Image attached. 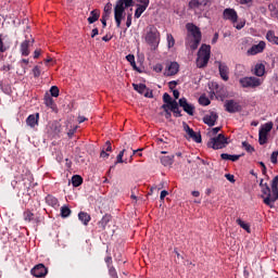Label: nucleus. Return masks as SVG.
<instances>
[{
    "label": "nucleus",
    "mask_w": 278,
    "mask_h": 278,
    "mask_svg": "<svg viewBox=\"0 0 278 278\" xmlns=\"http://www.w3.org/2000/svg\"><path fill=\"white\" fill-rule=\"evenodd\" d=\"M144 40L153 51L160 47L161 35L155 25H149L146 28Z\"/></svg>",
    "instance_id": "1"
},
{
    "label": "nucleus",
    "mask_w": 278,
    "mask_h": 278,
    "mask_svg": "<svg viewBox=\"0 0 278 278\" xmlns=\"http://www.w3.org/2000/svg\"><path fill=\"white\" fill-rule=\"evenodd\" d=\"M134 5V0H117L114 8V18L116 27H121V23L125 15V10Z\"/></svg>",
    "instance_id": "2"
},
{
    "label": "nucleus",
    "mask_w": 278,
    "mask_h": 278,
    "mask_svg": "<svg viewBox=\"0 0 278 278\" xmlns=\"http://www.w3.org/2000/svg\"><path fill=\"white\" fill-rule=\"evenodd\" d=\"M212 54V47L207 45H202L198 51V58L195 64L198 68H205L207 63L210 62V58Z\"/></svg>",
    "instance_id": "3"
},
{
    "label": "nucleus",
    "mask_w": 278,
    "mask_h": 278,
    "mask_svg": "<svg viewBox=\"0 0 278 278\" xmlns=\"http://www.w3.org/2000/svg\"><path fill=\"white\" fill-rule=\"evenodd\" d=\"M239 84L241 88H260L262 84H264V80L262 78H257L255 76H245L239 79Z\"/></svg>",
    "instance_id": "4"
},
{
    "label": "nucleus",
    "mask_w": 278,
    "mask_h": 278,
    "mask_svg": "<svg viewBox=\"0 0 278 278\" xmlns=\"http://www.w3.org/2000/svg\"><path fill=\"white\" fill-rule=\"evenodd\" d=\"M227 144V138L223 134H219L217 137L211 138V140L207 142V147L214 150L225 149Z\"/></svg>",
    "instance_id": "5"
},
{
    "label": "nucleus",
    "mask_w": 278,
    "mask_h": 278,
    "mask_svg": "<svg viewBox=\"0 0 278 278\" xmlns=\"http://www.w3.org/2000/svg\"><path fill=\"white\" fill-rule=\"evenodd\" d=\"M224 108L229 114L242 112V105H240L239 102H236V100H226Z\"/></svg>",
    "instance_id": "6"
},
{
    "label": "nucleus",
    "mask_w": 278,
    "mask_h": 278,
    "mask_svg": "<svg viewBox=\"0 0 278 278\" xmlns=\"http://www.w3.org/2000/svg\"><path fill=\"white\" fill-rule=\"evenodd\" d=\"M186 29L188 31V34H187L188 38H199V39L202 38L201 28H199L193 23H187L186 24Z\"/></svg>",
    "instance_id": "7"
},
{
    "label": "nucleus",
    "mask_w": 278,
    "mask_h": 278,
    "mask_svg": "<svg viewBox=\"0 0 278 278\" xmlns=\"http://www.w3.org/2000/svg\"><path fill=\"white\" fill-rule=\"evenodd\" d=\"M263 194H266L267 197L264 198L265 205H268V207H275V201L273 200V190L270 192V187H268V184H265V187H262Z\"/></svg>",
    "instance_id": "8"
},
{
    "label": "nucleus",
    "mask_w": 278,
    "mask_h": 278,
    "mask_svg": "<svg viewBox=\"0 0 278 278\" xmlns=\"http://www.w3.org/2000/svg\"><path fill=\"white\" fill-rule=\"evenodd\" d=\"M178 105L182 108L184 112L188 114L189 116H194V106L191 103H188V99L186 98H180L178 100Z\"/></svg>",
    "instance_id": "9"
},
{
    "label": "nucleus",
    "mask_w": 278,
    "mask_h": 278,
    "mask_svg": "<svg viewBox=\"0 0 278 278\" xmlns=\"http://www.w3.org/2000/svg\"><path fill=\"white\" fill-rule=\"evenodd\" d=\"M185 45L187 49L191 51H197L199 49V45H201V39L197 37H186Z\"/></svg>",
    "instance_id": "10"
},
{
    "label": "nucleus",
    "mask_w": 278,
    "mask_h": 278,
    "mask_svg": "<svg viewBox=\"0 0 278 278\" xmlns=\"http://www.w3.org/2000/svg\"><path fill=\"white\" fill-rule=\"evenodd\" d=\"M264 49H266V42L260 41L257 45H253L248 51V55H257V53H264Z\"/></svg>",
    "instance_id": "11"
},
{
    "label": "nucleus",
    "mask_w": 278,
    "mask_h": 278,
    "mask_svg": "<svg viewBox=\"0 0 278 278\" xmlns=\"http://www.w3.org/2000/svg\"><path fill=\"white\" fill-rule=\"evenodd\" d=\"M217 121H218V113L214 111L210 112L203 117V123L208 127H214Z\"/></svg>",
    "instance_id": "12"
},
{
    "label": "nucleus",
    "mask_w": 278,
    "mask_h": 278,
    "mask_svg": "<svg viewBox=\"0 0 278 278\" xmlns=\"http://www.w3.org/2000/svg\"><path fill=\"white\" fill-rule=\"evenodd\" d=\"M47 267L42 264H38L31 269V275L37 278L47 277Z\"/></svg>",
    "instance_id": "13"
},
{
    "label": "nucleus",
    "mask_w": 278,
    "mask_h": 278,
    "mask_svg": "<svg viewBox=\"0 0 278 278\" xmlns=\"http://www.w3.org/2000/svg\"><path fill=\"white\" fill-rule=\"evenodd\" d=\"M33 46H34V39H26L21 43L20 51L22 55H24V58H27V55L31 53L29 51V47H33Z\"/></svg>",
    "instance_id": "14"
},
{
    "label": "nucleus",
    "mask_w": 278,
    "mask_h": 278,
    "mask_svg": "<svg viewBox=\"0 0 278 278\" xmlns=\"http://www.w3.org/2000/svg\"><path fill=\"white\" fill-rule=\"evenodd\" d=\"M225 21H230L231 23H238V13L233 9L224 10Z\"/></svg>",
    "instance_id": "15"
},
{
    "label": "nucleus",
    "mask_w": 278,
    "mask_h": 278,
    "mask_svg": "<svg viewBox=\"0 0 278 278\" xmlns=\"http://www.w3.org/2000/svg\"><path fill=\"white\" fill-rule=\"evenodd\" d=\"M217 64H218V71L222 79L224 81H229V66H227V64L222 62H217Z\"/></svg>",
    "instance_id": "16"
},
{
    "label": "nucleus",
    "mask_w": 278,
    "mask_h": 278,
    "mask_svg": "<svg viewBox=\"0 0 278 278\" xmlns=\"http://www.w3.org/2000/svg\"><path fill=\"white\" fill-rule=\"evenodd\" d=\"M177 73H179V63L178 62L169 63L165 72V75L167 77H173V75H177Z\"/></svg>",
    "instance_id": "17"
},
{
    "label": "nucleus",
    "mask_w": 278,
    "mask_h": 278,
    "mask_svg": "<svg viewBox=\"0 0 278 278\" xmlns=\"http://www.w3.org/2000/svg\"><path fill=\"white\" fill-rule=\"evenodd\" d=\"M46 203L47 205H50V207H53L54 210H58V207H60V201L58 200V198L48 194L46 197Z\"/></svg>",
    "instance_id": "18"
},
{
    "label": "nucleus",
    "mask_w": 278,
    "mask_h": 278,
    "mask_svg": "<svg viewBox=\"0 0 278 278\" xmlns=\"http://www.w3.org/2000/svg\"><path fill=\"white\" fill-rule=\"evenodd\" d=\"M266 73V66L262 63H257L254 66V75H256V77H264V74Z\"/></svg>",
    "instance_id": "19"
},
{
    "label": "nucleus",
    "mask_w": 278,
    "mask_h": 278,
    "mask_svg": "<svg viewBox=\"0 0 278 278\" xmlns=\"http://www.w3.org/2000/svg\"><path fill=\"white\" fill-rule=\"evenodd\" d=\"M40 118V114H36V115H29L26 119V125H28V127H36V125H38V119Z\"/></svg>",
    "instance_id": "20"
},
{
    "label": "nucleus",
    "mask_w": 278,
    "mask_h": 278,
    "mask_svg": "<svg viewBox=\"0 0 278 278\" xmlns=\"http://www.w3.org/2000/svg\"><path fill=\"white\" fill-rule=\"evenodd\" d=\"M99 16H101V12L99 10H92L89 17L87 18L89 25L97 23V21H99Z\"/></svg>",
    "instance_id": "21"
},
{
    "label": "nucleus",
    "mask_w": 278,
    "mask_h": 278,
    "mask_svg": "<svg viewBox=\"0 0 278 278\" xmlns=\"http://www.w3.org/2000/svg\"><path fill=\"white\" fill-rule=\"evenodd\" d=\"M169 110L174 113L176 118L181 117V111L179 110V102L177 103V100H173L172 106H169Z\"/></svg>",
    "instance_id": "22"
},
{
    "label": "nucleus",
    "mask_w": 278,
    "mask_h": 278,
    "mask_svg": "<svg viewBox=\"0 0 278 278\" xmlns=\"http://www.w3.org/2000/svg\"><path fill=\"white\" fill-rule=\"evenodd\" d=\"M78 220H81L83 225H85V227H87L88 223H90V220H91L90 214H88L86 212L78 213Z\"/></svg>",
    "instance_id": "23"
},
{
    "label": "nucleus",
    "mask_w": 278,
    "mask_h": 278,
    "mask_svg": "<svg viewBox=\"0 0 278 278\" xmlns=\"http://www.w3.org/2000/svg\"><path fill=\"white\" fill-rule=\"evenodd\" d=\"M222 160H229L230 162H238L242 155L240 154H227V153H222L220 154Z\"/></svg>",
    "instance_id": "24"
},
{
    "label": "nucleus",
    "mask_w": 278,
    "mask_h": 278,
    "mask_svg": "<svg viewBox=\"0 0 278 278\" xmlns=\"http://www.w3.org/2000/svg\"><path fill=\"white\" fill-rule=\"evenodd\" d=\"M45 105H47V108H50V110H52L53 112L58 110V105L55 104V101H53V98H51V96H47L45 98Z\"/></svg>",
    "instance_id": "25"
},
{
    "label": "nucleus",
    "mask_w": 278,
    "mask_h": 278,
    "mask_svg": "<svg viewBox=\"0 0 278 278\" xmlns=\"http://www.w3.org/2000/svg\"><path fill=\"white\" fill-rule=\"evenodd\" d=\"M266 40H268V42H271V45H277L278 46V37L275 35L274 30H268L267 31Z\"/></svg>",
    "instance_id": "26"
},
{
    "label": "nucleus",
    "mask_w": 278,
    "mask_h": 278,
    "mask_svg": "<svg viewBox=\"0 0 278 278\" xmlns=\"http://www.w3.org/2000/svg\"><path fill=\"white\" fill-rule=\"evenodd\" d=\"M174 160H175V155L162 156L161 164H163V166H173Z\"/></svg>",
    "instance_id": "27"
},
{
    "label": "nucleus",
    "mask_w": 278,
    "mask_h": 278,
    "mask_svg": "<svg viewBox=\"0 0 278 278\" xmlns=\"http://www.w3.org/2000/svg\"><path fill=\"white\" fill-rule=\"evenodd\" d=\"M188 136H189V138H191V140H192L193 142L201 143V141H202V139H201V134L195 132L193 129H192V130H189Z\"/></svg>",
    "instance_id": "28"
},
{
    "label": "nucleus",
    "mask_w": 278,
    "mask_h": 278,
    "mask_svg": "<svg viewBox=\"0 0 278 278\" xmlns=\"http://www.w3.org/2000/svg\"><path fill=\"white\" fill-rule=\"evenodd\" d=\"M81 184H84V178H81V176L79 175H74L72 177V186L74 188H79V186H81Z\"/></svg>",
    "instance_id": "29"
},
{
    "label": "nucleus",
    "mask_w": 278,
    "mask_h": 278,
    "mask_svg": "<svg viewBox=\"0 0 278 278\" xmlns=\"http://www.w3.org/2000/svg\"><path fill=\"white\" fill-rule=\"evenodd\" d=\"M8 49H10V46L3 42V36L0 35V60H3V54L1 53H5Z\"/></svg>",
    "instance_id": "30"
},
{
    "label": "nucleus",
    "mask_w": 278,
    "mask_h": 278,
    "mask_svg": "<svg viewBox=\"0 0 278 278\" xmlns=\"http://www.w3.org/2000/svg\"><path fill=\"white\" fill-rule=\"evenodd\" d=\"M271 130H273V122H268L261 127L260 132L268 136L269 131Z\"/></svg>",
    "instance_id": "31"
},
{
    "label": "nucleus",
    "mask_w": 278,
    "mask_h": 278,
    "mask_svg": "<svg viewBox=\"0 0 278 278\" xmlns=\"http://www.w3.org/2000/svg\"><path fill=\"white\" fill-rule=\"evenodd\" d=\"M237 225H239V227H241V229H244V231H247L248 233H251V225L247 224L241 218L237 219Z\"/></svg>",
    "instance_id": "32"
},
{
    "label": "nucleus",
    "mask_w": 278,
    "mask_h": 278,
    "mask_svg": "<svg viewBox=\"0 0 278 278\" xmlns=\"http://www.w3.org/2000/svg\"><path fill=\"white\" fill-rule=\"evenodd\" d=\"M134 90H136L137 92H139V94H143L144 92H147V85L144 84H132Z\"/></svg>",
    "instance_id": "33"
},
{
    "label": "nucleus",
    "mask_w": 278,
    "mask_h": 278,
    "mask_svg": "<svg viewBox=\"0 0 278 278\" xmlns=\"http://www.w3.org/2000/svg\"><path fill=\"white\" fill-rule=\"evenodd\" d=\"M110 220H112V217L110 215H104L102 219L99 222V227H101L102 229H105Z\"/></svg>",
    "instance_id": "34"
},
{
    "label": "nucleus",
    "mask_w": 278,
    "mask_h": 278,
    "mask_svg": "<svg viewBox=\"0 0 278 278\" xmlns=\"http://www.w3.org/2000/svg\"><path fill=\"white\" fill-rule=\"evenodd\" d=\"M127 62H129L130 66L134 68V71H138V66L136 65V56L134 54L126 55Z\"/></svg>",
    "instance_id": "35"
},
{
    "label": "nucleus",
    "mask_w": 278,
    "mask_h": 278,
    "mask_svg": "<svg viewBox=\"0 0 278 278\" xmlns=\"http://www.w3.org/2000/svg\"><path fill=\"white\" fill-rule=\"evenodd\" d=\"M72 214V211H71V207L64 205L61 207V217L62 218H68V216H71Z\"/></svg>",
    "instance_id": "36"
},
{
    "label": "nucleus",
    "mask_w": 278,
    "mask_h": 278,
    "mask_svg": "<svg viewBox=\"0 0 278 278\" xmlns=\"http://www.w3.org/2000/svg\"><path fill=\"white\" fill-rule=\"evenodd\" d=\"M146 11L147 9H144V7H140L139 4H137V9L135 11V18H140Z\"/></svg>",
    "instance_id": "37"
},
{
    "label": "nucleus",
    "mask_w": 278,
    "mask_h": 278,
    "mask_svg": "<svg viewBox=\"0 0 278 278\" xmlns=\"http://www.w3.org/2000/svg\"><path fill=\"white\" fill-rule=\"evenodd\" d=\"M268 142V135L258 131V143L266 144Z\"/></svg>",
    "instance_id": "38"
},
{
    "label": "nucleus",
    "mask_w": 278,
    "mask_h": 278,
    "mask_svg": "<svg viewBox=\"0 0 278 278\" xmlns=\"http://www.w3.org/2000/svg\"><path fill=\"white\" fill-rule=\"evenodd\" d=\"M166 39L168 49H173L175 47V37L172 34H167Z\"/></svg>",
    "instance_id": "39"
},
{
    "label": "nucleus",
    "mask_w": 278,
    "mask_h": 278,
    "mask_svg": "<svg viewBox=\"0 0 278 278\" xmlns=\"http://www.w3.org/2000/svg\"><path fill=\"white\" fill-rule=\"evenodd\" d=\"M199 103L200 105H204V106H207L210 105L212 102L210 101V98L205 97V96H201L199 98Z\"/></svg>",
    "instance_id": "40"
},
{
    "label": "nucleus",
    "mask_w": 278,
    "mask_h": 278,
    "mask_svg": "<svg viewBox=\"0 0 278 278\" xmlns=\"http://www.w3.org/2000/svg\"><path fill=\"white\" fill-rule=\"evenodd\" d=\"M242 147L243 149L248 152V153H253L255 152V148H253V146H251L249 142L243 141L242 142Z\"/></svg>",
    "instance_id": "41"
},
{
    "label": "nucleus",
    "mask_w": 278,
    "mask_h": 278,
    "mask_svg": "<svg viewBox=\"0 0 278 278\" xmlns=\"http://www.w3.org/2000/svg\"><path fill=\"white\" fill-rule=\"evenodd\" d=\"M24 220H26L27 223H31V220H34V213H31V211H25Z\"/></svg>",
    "instance_id": "42"
},
{
    "label": "nucleus",
    "mask_w": 278,
    "mask_h": 278,
    "mask_svg": "<svg viewBox=\"0 0 278 278\" xmlns=\"http://www.w3.org/2000/svg\"><path fill=\"white\" fill-rule=\"evenodd\" d=\"M112 14V2H109L104 7L103 16H110Z\"/></svg>",
    "instance_id": "43"
},
{
    "label": "nucleus",
    "mask_w": 278,
    "mask_h": 278,
    "mask_svg": "<svg viewBox=\"0 0 278 278\" xmlns=\"http://www.w3.org/2000/svg\"><path fill=\"white\" fill-rule=\"evenodd\" d=\"M50 93H51V97H54V98L60 97V88H58V86H52L50 88Z\"/></svg>",
    "instance_id": "44"
},
{
    "label": "nucleus",
    "mask_w": 278,
    "mask_h": 278,
    "mask_svg": "<svg viewBox=\"0 0 278 278\" xmlns=\"http://www.w3.org/2000/svg\"><path fill=\"white\" fill-rule=\"evenodd\" d=\"M163 101H164V103H167L169 105V108H170L172 103H173V98L170 97V94L165 92L163 94Z\"/></svg>",
    "instance_id": "45"
},
{
    "label": "nucleus",
    "mask_w": 278,
    "mask_h": 278,
    "mask_svg": "<svg viewBox=\"0 0 278 278\" xmlns=\"http://www.w3.org/2000/svg\"><path fill=\"white\" fill-rule=\"evenodd\" d=\"M109 274L112 278H118V274L116 273V268L114 266L109 265Z\"/></svg>",
    "instance_id": "46"
},
{
    "label": "nucleus",
    "mask_w": 278,
    "mask_h": 278,
    "mask_svg": "<svg viewBox=\"0 0 278 278\" xmlns=\"http://www.w3.org/2000/svg\"><path fill=\"white\" fill-rule=\"evenodd\" d=\"M60 123H58V122H53L52 124H51V129L54 131V134H60Z\"/></svg>",
    "instance_id": "47"
},
{
    "label": "nucleus",
    "mask_w": 278,
    "mask_h": 278,
    "mask_svg": "<svg viewBox=\"0 0 278 278\" xmlns=\"http://www.w3.org/2000/svg\"><path fill=\"white\" fill-rule=\"evenodd\" d=\"M130 151H132V153H131L130 156H129V160H128L129 163L134 162V155H136V153H138V152H140V151H144V149L140 148V149H137V150H132V149L130 148Z\"/></svg>",
    "instance_id": "48"
},
{
    "label": "nucleus",
    "mask_w": 278,
    "mask_h": 278,
    "mask_svg": "<svg viewBox=\"0 0 278 278\" xmlns=\"http://www.w3.org/2000/svg\"><path fill=\"white\" fill-rule=\"evenodd\" d=\"M22 68L24 70V73H26L27 71V64H29V60L27 59H22L21 62H20Z\"/></svg>",
    "instance_id": "49"
},
{
    "label": "nucleus",
    "mask_w": 278,
    "mask_h": 278,
    "mask_svg": "<svg viewBox=\"0 0 278 278\" xmlns=\"http://www.w3.org/2000/svg\"><path fill=\"white\" fill-rule=\"evenodd\" d=\"M141 94H143V97H146L147 99H153V91L149 88H147V90Z\"/></svg>",
    "instance_id": "50"
},
{
    "label": "nucleus",
    "mask_w": 278,
    "mask_h": 278,
    "mask_svg": "<svg viewBox=\"0 0 278 278\" xmlns=\"http://www.w3.org/2000/svg\"><path fill=\"white\" fill-rule=\"evenodd\" d=\"M138 1L140 3L138 5H140L141 8L146 9V10H147V8H149V3H150L149 0H138Z\"/></svg>",
    "instance_id": "51"
},
{
    "label": "nucleus",
    "mask_w": 278,
    "mask_h": 278,
    "mask_svg": "<svg viewBox=\"0 0 278 278\" xmlns=\"http://www.w3.org/2000/svg\"><path fill=\"white\" fill-rule=\"evenodd\" d=\"M33 74H34V77H39L40 76V66L36 65L33 68Z\"/></svg>",
    "instance_id": "52"
},
{
    "label": "nucleus",
    "mask_w": 278,
    "mask_h": 278,
    "mask_svg": "<svg viewBox=\"0 0 278 278\" xmlns=\"http://www.w3.org/2000/svg\"><path fill=\"white\" fill-rule=\"evenodd\" d=\"M199 5H201V2H199V0H191L189 2L190 8H199Z\"/></svg>",
    "instance_id": "53"
},
{
    "label": "nucleus",
    "mask_w": 278,
    "mask_h": 278,
    "mask_svg": "<svg viewBox=\"0 0 278 278\" xmlns=\"http://www.w3.org/2000/svg\"><path fill=\"white\" fill-rule=\"evenodd\" d=\"M225 177L228 181H230V184H236V177L233 175L226 174Z\"/></svg>",
    "instance_id": "54"
},
{
    "label": "nucleus",
    "mask_w": 278,
    "mask_h": 278,
    "mask_svg": "<svg viewBox=\"0 0 278 278\" xmlns=\"http://www.w3.org/2000/svg\"><path fill=\"white\" fill-rule=\"evenodd\" d=\"M103 149L106 153L112 152V143L110 141H106Z\"/></svg>",
    "instance_id": "55"
},
{
    "label": "nucleus",
    "mask_w": 278,
    "mask_h": 278,
    "mask_svg": "<svg viewBox=\"0 0 278 278\" xmlns=\"http://www.w3.org/2000/svg\"><path fill=\"white\" fill-rule=\"evenodd\" d=\"M109 18H110V16L102 15L101 23H102L103 28L108 27V20Z\"/></svg>",
    "instance_id": "56"
},
{
    "label": "nucleus",
    "mask_w": 278,
    "mask_h": 278,
    "mask_svg": "<svg viewBox=\"0 0 278 278\" xmlns=\"http://www.w3.org/2000/svg\"><path fill=\"white\" fill-rule=\"evenodd\" d=\"M131 18H132V16H131V13H128V15H127V20H126V27H131Z\"/></svg>",
    "instance_id": "57"
},
{
    "label": "nucleus",
    "mask_w": 278,
    "mask_h": 278,
    "mask_svg": "<svg viewBox=\"0 0 278 278\" xmlns=\"http://www.w3.org/2000/svg\"><path fill=\"white\" fill-rule=\"evenodd\" d=\"M166 197H168V191H166V190L161 191V195H160L161 201H164V199H166Z\"/></svg>",
    "instance_id": "58"
},
{
    "label": "nucleus",
    "mask_w": 278,
    "mask_h": 278,
    "mask_svg": "<svg viewBox=\"0 0 278 278\" xmlns=\"http://www.w3.org/2000/svg\"><path fill=\"white\" fill-rule=\"evenodd\" d=\"M116 160L117 161L115 164H123L124 162L127 164V160H123V156H121V155H117Z\"/></svg>",
    "instance_id": "59"
},
{
    "label": "nucleus",
    "mask_w": 278,
    "mask_h": 278,
    "mask_svg": "<svg viewBox=\"0 0 278 278\" xmlns=\"http://www.w3.org/2000/svg\"><path fill=\"white\" fill-rule=\"evenodd\" d=\"M164 67L162 66V64H156L155 66H154V71H155V73H162V70H163Z\"/></svg>",
    "instance_id": "60"
},
{
    "label": "nucleus",
    "mask_w": 278,
    "mask_h": 278,
    "mask_svg": "<svg viewBox=\"0 0 278 278\" xmlns=\"http://www.w3.org/2000/svg\"><path fill=\"white\" fill-rule=\"evenodd\" d=\"M169 90H174V88L177 86V80H172L168 83Z\"/></svg>",
    "instance_id": "61"
},
{
    "label": "nucleus",
    "mask_w": 278,
    "mask_h": 278,
    "mask_svg": "<svg viewBox=\"0 0 278 278\" xmlns=\"http://www.w3.org/2000/svg\"><path fill=\"white\" fill-rule=\"evenodd\" d=\"M100 157L108 159V157H110V154L108 152H105V149H102V151L100 153Z\"/></svg>",
    "instance_id": "62"
},
{
    "label": "nucleus",
    "mask_w": 278,
    "mask_h": 278,
    "mask_svg": "<svg viewBox=\"0 0 278 278\" xmlns=\"http://www.w3.org/2000/svg\"><path fill=\"white\" fill-rule=\"evenodd\" d=\"M260 166H262V173L263 175H266V164L264 162H258Z\"/></svg>",
    "instance_id": "63"
},
{
    "label": "nucleus",
    "mask_w": 278,
    "mask_h": 278,
    "mask_svg": "<svg viewBox=\"0 0 278 278\" xmlns=\"http://www.w3.org/2000/svg\"><path fill=\"white\" fill-rule=\"evenodd\" d=\"M184 129L187 134H189L190 131H192V128H190V126L186 123H184Z\"/></svg>",
    "instance_id": "64"
}]
</instances>
